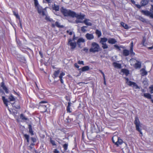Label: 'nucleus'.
Segmentation results:
<instances>
[{"mask_svg":"<svg viewBox=\"0 0 153 153\" xmlns=\"http://www.w3.org/2000/svg\"><path fill=\"white\" fill-rule=\"evenodd\" d=\"M61 12L65 16H70L74 18L75 12L71 10H68L63 7H62L60 9Z\"/></svg>","mask_w":153,"mask_h":153,"instance_id":"nucleus-1","label":"nucleus"},{"mask_svg":"<svg viewBox=\"0 0 153 153\" xmlns=\"http://www.w3.org/2000/svg\"><path fill=\"white\" fill-rule=\"evenodd\" d=\"M101 50L99 44L96 42H92L91 44V48L89 49V51L93 53H95L100 51Z\"/></svg>","mask_w":153,"mask_h":153,"instance_id":"nucleus-2","label":"nucleus"},{"mask_svg":"<svg viewBox=\"0 0 153 153\" xmlns=\"http://www.w3.org/2000/svg\"><path fill=\"white\" fill-rule=\"evenodd\" d=\"M134 123L135 125L136 130L139 131L140 134H142V133L141 131V130L139 128V127L140 126V123L139 118L137 117L136 116L135 117Z\"/></svg>","mask_w":153,"mask_h":153,"instance_id":"nucleus-3","label":"nucleus"},{"mask_svg":"<svg viewBox=\"0 0 153 153\" xmlns=\"http://www.w3.org/2000/svg\"><path fill=\"white\" fill-rule=\"evenodd\" d=\"M76 39V37H75V35L74 34L72 39H70L68 40V45H70L71 47V49H74L76 46V42H72V41H74Z\"/></svg>","mask_w":153,"mask_h":153,"instance_id":"nucleus-4","label":"nucleus"},{"mask_svg":"<svg viewBox=\"0 0 153 153\" xmlns=\"http://www.w3.org/2000/svg\"><path fill=\"white\" fill-rule=\"evenodd\" d=\"M37 10L39 14H41L42 13V16L46 15L44 11L45 10H46V8L43 9L42 7L39 6L37 7Z\"/></svg>","mask_w":153,"mask_h":153,"instance_id":"nucleus-5","label":"nucleus"},{"mask_svg":"<svg viewBox=\"0 0 153 153\" xmlns=\"http://www.w3.org/2000/svg\"><path fill=\"white\" fill-rule=\"evenodd\" d=\"M141 12L145 16H150V17L153 18V14L151 12L148 10H142Z\"/></svg>","mask_w":153,"mask_h":153,"instance_id":"nucleus-6","label":"nucleus"},{"mask_svg":"<svg viewBox=\"0 0 153 153\" xmlns=\"http://www.w3.org/2000/svg\"><path fill=\"white\" fill-rule=\"evenodd\" d=\"M128 85L130 86H131L132 85H133V86L134 87L135 89H140V88L139 87L136 83L135 82H132L131 81H129L128 82Z\"/></svg>","mask_w":153,"mask_h":153,"instance_id":"nucleus-7","label":"nucleus"},{"mask_svg":"<svg viewBox=\"0 0 153 153\" xmlns=\"http://www.w3.org/2000/svg\"><path fill=\"white\" fill-rule=\"evenodd\" d=\"M141 95L149 99H151V102L153 103V99H152V96L150 94L145 93L143 95L142 94H141Z\"/></svg>","mask_w":153,"mask_h":153,"instance_id":"nucleus-8","label":"nucleus"},{"mask_svg":"<svg viewBox=\"0 0 153 153\" xmlns=\"http://www.w3.org/2000/svg\"><path fill=\"white\" fill-rule=\"evenodd\" d=\"M1 87L5 91V93L7 94L9 93V91L5 85L4 83L2 82L1 83Z\"/></svg>","mask_w":153,"mask_h":153,"instance_id":"nucleus-9","label":"nucleus"},{"mask_svg":"<svg viewBox=\"0 0 153 153\" xmlns=\"http://www.w3.org/2000/svg\"><path fill=\"white\" fill-rule=\"evenodd\" d=\"M86 38L88 40H91L94 39V36L92 34L87 33L85 35Z\"/></svg>","mask_w":153,"mask_h":153,"instance_id":"nucleus-10","label":"nucleus"},{"mask_svg":"<svg viewBox=\"0 0 153 153\" xmlns=\"http://www.w3.org/2000/svg\"><path fill=\"white\" fill-rule=\"evenodd\" d=\"M117 42L116 39L114 38H110L108 39V43L109 44H114Z\"/></svg>","mask_w":153,"mask_h":153,"instance_id":"nucleus-11","label":"nucleus"},{"mask_svg":"<svg viewBox=\"0 0 153 153\" xmlns=\"http://www.w3.org/2000/svg\"><path fill=\"white\" fill-rule=\"evenodd\" d=\"M85 15H82L80 14H77L75 12V14H74V17H76L78 19H83L84 18Z\"/></svg>","mask_w":153,"mask_h":153,"instance_id":"nucleus-12","label":"nucleus"},{"mask_svg":"<svg viewBox=\"0 0 153 153\" xmlns=\"http://www.w3.org/2000/svg\"><path fill=\"white\" fill-rule=\"evenodd\" d=\"M123 143V141L120 137H118L117 140L115 143V145L117 147L119 146V145H121Z\"/></svg>","mask_w":153,"mask_h":153,"instance_id":"nucleus-13","label":"nucleus"},{"mask_svg":"<svg viewBox=\"0 0 153 153\" xmlns=\"http://www.w3.org/2000/svg\"><path fill=\"white\" fill-rule=\"evenodd\" d=\"M137 63L135 64L134 67L136 69L140 68L141 67V62L136 60Z\"/></svg>","mask_w":153,"mask_h":153,"instance_id":"nucleus-14","label":"nucleus"},{"mask_svg":"<svg viewBox=\"0 0 153 153\" xmlns=\"http://www.w3.org/2000/svg\"><path fill=\"white\" fill-rule=\"evenodd\" d=\"M2 100L4 104L5 105V106L6 107L8 106V104L7 103L9 102V101L7 99H5V97L4 96H2Z\"/></svg>","mask_w":153,"mask_h":153,"instance_id":"nucleus-15","label":"nucleus"},{"mask_svg":"<svg viewBox=\"0 0 153 153\" xmlns=\"http://www.w3.org/2000/svg\"><path fill=\"white\" fill-rule=\"evenodd\" d=\"M28 128L29 129V132L31 135H33L34 134L33 131L32 130V126L30 124L28 125Z\"/></svg>","mask_w":153,"mask_h":153,"instance_id":"nucleus-16","label":"nucleus"},{"mask_svg":"<svg viewBox=\"0 0 153 153\" xmlns=\"http://www.w3.org/2000/svg\"><path fill=\"white\" fill-rule=\"evenodd\" d=\"M149 2V0H142L141 4L142 6H145L147 5Z\"/></svg>","mask_w":153,"mask_h":153,"instance_id":"nucleus-17","label":"nucleus"},{"mask_svg":"<svg viewBox=\"0 0 153 153\" xmlns=\"http://www.w3.org/2000/svg\"><path fill=\"white\" fill-rule=\"evenodd\" d=\"M113 64V66L115 68H117L119 69H120L121 68V65L119 63L116 62H114Z\"/></svg>","mask_w":153,"mask_h":153,"instance_id":"nucleus-18","label":"nucleus"},{"mask_svg":"<svg viewBox=\"0 0 153 153\" xmlns=\"http://www.w3.org/2000/svg\"><path fill=\"white\" fill-rule=\"evenodd\" d=\"M89 21V19H86L83 21V23L87 25L91 26L92 25V24L91 22H88Z\"/></svg>","mask_w":153,"mask_h":153,"instance_id":"nucleus-19","label":"nucleus"},{"mask_svg":"<svg viewBox=\"0 0 153 153\" xmlns=\"http://www.w3.org/2000/svg\"><path fill=\"white\" fill-rule=\"evenodd\" d=\"M8 99L10 102H14L16 100L15 98L12 94H10V96L8 97Z\"/></svg>","mask_w":153,"mask_h":153,"instance_id":"nucleus-20","label":"nucleus"},{"mask_svg":"<svg viewBox=\"0 0 153 153\" xmlns=\"http://www.w3.org/2000/svg\"><path fill=\"white\" fill-rule=\"evenodd\" d=\"M89 67L88 66H85L82 68L79 69V70H81L82 71H88L89 69Z\"/></svg>","mask_w":153,"mask_h":153,"instance_id":"nucleus-21","label":"nucleus"},{"mask_svg":"<svg viewBox=\"0 0 153 153\" xmlns=\"http://www.w3.org/2000/svg\"><path fill=\"white\" fill-rule=\"evenodd\" d=\"M52 9L53 10H55L56 11H58L59 10V5L54 4V5L52 6Z\"/></svg>","mask_w":153,"mask_h":153,"instance_id":"nucleus-22","label":"nucleus"},{"mask_svg":"<svg viewBox=\"0 0 153 153\" xmlns=\"http://www.w3.org/2000/svg\"><path fill=\"white\" fill-rule=\"evenodd\" d=\"M60 71L58 70L57 71H55L53 74V77L55 79L58 76V75Z\"/></svg>","mask_w":153,"mask_h":153,"instance_id":"nucleus-23","label":"nucleus"},{"mask_svg":"<svg viewBox=\"0 0 153 153\" xmlns=\"http://www.w3.org/2000/svg\"><path fill=\"white\" fill-rule=\"evenodd\" d=\"M123 54L125 56H128L129 54V51L126 49L123 50Z\"/></svg>","mask_w":153,"mask_h":153,"instance_id":"nucleus-24","label":"nucleus"},{"mask_svg":"<svg viewBox=\"0 0 153 153\" xmlns=\"http://www.w3.org/2000/svg\"><path fill=\"white\" fill-rule=\"evenodd\" d=\"M118 137L116 136H113L112 138V140L113 142L114 143L115 145V143L117 140Z\"/></svg>","mask_w":153,"mask_h":153,"instance_id":"nucleus-25","label":"nucleus"},{"mask_svg":"<svg viewBox=\"0 0 153 153\" xmlns=\"http://www.w3.org/2000/svg\"><path fill=\"white\" fill-rule=\"evenodd\" d=\"M85 40L82 38H79L77 40V43L78 45H80L81 42H85Z\"/></svg>","mask_w":153,"mask_h":153,"instance_id":"nucleus-26","label":"nucleus"},{"mask_svg":"<svg viewBox=\"0 0 153 153\" xmlns=\"http://www.w3.org/2000/svg\"><path fill=\"white\" fill-rule=\"evenodd\" d=\"M108 39L106 38H101V40L100 41V43H105L106 42L108 41Z\"/></svg>","mask_w":153,"mask_h":153,"instance_id":"nucleus-27","label":"nucleus"},{"mask_svg":"<svg viewBox=\"0 0 153 153\" xmlns=\"http://www.w3.org/2000/svg\"><path fill=\"white\" fill-rule=\"evenodd\" d=\"M140 71H142V75L143 76L146 75L147 74V72L145 70L144 68H142L140 70Z\"/></svg>","mask_w":153,"mask_h":153,"instance_id":"nucleus-28","label":"nucleus"},{"mask_svg":"<svg viewBox=\"0 0 153 153\" xmlns=\"http://www.w3.org/2000/svg\"><path fill=\"white\" fill-rule=\"evenodd\" d=\"M20 118L22 120H28V119L23 114H21L20 115Z\"/></svg>","mask_w":153,"mask_h":153,"instance_id":"nucleus-29","label":"nucleus"},{"mask_svg":"<svg viewBox=\"0 0 153 153\" xmlns=\"http://www.w3.org/2000/svg\"><path fill=\"white\" fill-rule=\"evenodd\" d=\"M122 71L123 73H124L126 75V76L128 75L129 74V71L126 69H122Z\"/></svg>","mask_w":153,"mask_h":153,"instance_id":"nucleus-30","label":"nucleus"},{"mask_svg":"<svg viewBox=\"0 0 153 153\" xmlns=\"http://www.w3.org/2000/svg\"><path fill=\"white\" fill-rule=\"evenodd\" d=\"M143 83L145 85L147 86L148 85V82L147 79L146 78H144L143 81Z\"/></svg>","mask_w":153,"mask_h":153,"instance_id":"nucleus-31","label":"nucleus"},{"mask_svg":"<svg viewBox=\"0 0 153 153\" xmlns=\"http://www.w3.org/2000/svg\"><path fill=\"white\" fill-rule=\"evenodd\" d=\"M96 33L98 37H100L101 35V32L98 30H97L96 31Z\"/></svg>","mask_w":153,"mask_h":153,"instance_id":"nucleus-32","label":"nucleus"},{"mask_svg":"<svg viewBox=\"0 0 153 153\" xmlns=\"http://www.w3.org/2000/svg\"><path fill=\"white\" fill-rule=\"evenodd\" d=\"M102 47L103 49H107L108 48V46L106 43H102Z\"/></svg>","mask_w":153,"mask_h":153,"instance_id":"nucleus-33","label":"nucleus"},{"mask_svg":"<svg viewBox=\"0 0 153 153\" xmlns=\"http://www.w3.org/2000/svg\"><path fill=\"white\" fill-rule=\"evenodd\" d=\"M45 19L46 20L50 22L53 21L52 19L50 18L48 16L46 15V17L45 18Z\"/></svg>","mask_w":153,"mask_h":153,"instance_id":"nucleus-34","label":"nucleus"},{"mask_svg":"<svg viewBox=\"0 0 153 153\" xmlns=\"http://www.w3.org/2000/svg\"><path fill=\"white\" fill-rule=\"evenodd\" d=\"M13 15L16 16V18L18 19L19 20H20V18L18 14V13H16V12L14 11H13Z\"/></svg>","mask_w":153,"mask_h":153,"instance_id":"nucleus-35","label":"nucleus"},{"mask_svg":"<svg viewBox=\"0 0 153 153\" xmlns=\"http://www.w3.org/2000/svg\"><path fill=\"white\" fill-rule=\"evenodd\" d=\"M16 42L17 44L20 46H21L22 45V43L20 41L19 39H17L16 38Z\"/></svg>","mask_w":153,"mask_h":153,"instance_id":"nucleus-36","label":"nucleus"},{"mask_svg":"<svg viewBox=\"0 0 153 153\" xmlns=\"http://www.w3.org/2000/svg\"><path fill=\"white\" fill-rule=\"evenodd\" d=\"M55 24L56 26L58 27L62 28L63 27V25H60L59 22L57 21L55 22Z\"/></svg>","mask_w":153,"mask_h":153,"instance_id":"nucleus-37","label":"nucleus"},{"mask_svg":"<svg viewBox=\"0 0 153 153\" xmlns=\"http://www.w3.org/2000/svg\"><path fill=\"white\" fill-rule=\"evenodd\" d=\"M68 147V144L65 143L63 145V147L64 148V150L65 151L67 149Z\"/></svg>","mask_w":153,"mask_h":153,"instance_id":"nucleus-38","label":"nucleus"},{"mask_svg":"<svg viewBox=\"0 0 153 153\" xmlns=\"http://www.w3.org/2000/svg\"><path fill=\"white\" fill-rule=\"evenodd\" d=\"M130 53L131 55L134 56L135 55V53L133 52V48H130Z\"/></svg>","mask_w":153,"mask_h":153,"instance_id":"nucleus-39","label":"nucleus"},{"mask_svg":"<svg viewBox=\"0 0 153 153\" xmlns=\"http://www.w3.org/2000/svg\"><path fill=\"white\" fill-rule=\"evenodd\" d=\"M65 121L68 123H70L71 121V120L70 118L69 117H68L66 119Z\"/></svg>","mask_w":153,"mask_h":153,"instance_id":"nucleus-40","label":"nucleus"},{"mask_svg":"<svg viewBox=\"0 0 153 153\" xmlns=\"http://www.w3.org/2000/svg\"><path fill=\"white\" fill-rule=\"evenodd\" d=\"M140 20L143 22H146V19L142 17L140 18Z\"/></svg>","mask_w":153,"mask_h":153,"instance_id":"nucleus-41","label":"nucleus"},{"mask_svg":"<svg viewBox=\"0 0 153 153\" xmlns=\"http://www.w3.org/2000/svg\"><path fill=\"white\" fill-rule=\"evenodd\" d=\"M31 139L33 143H35L36 141V139L35 137H31Z\"/></svg>","mask_w":153,"mask_h":153,"instance_id":"nucleus-42","label":"nucleus"},{"mask_svg":"<svg viewBox=\"0 0 153 153\" xmlns=\"http://www.w3.org/2000/svg\"><path fill=\"white\" fill-rule=\"evenodd\" d=\"M24 136L26 140L29 139L30 136L29 135L27 134H24Z\"/></svg>","mask_w":153,"mask_h":153,"instance_id":"nucleus-43","label":"nucleus"},{"mask_svg":"<svg viewBox=\"0 0 153 153\" xmlns=\"http://www.w3.org/2000/svg\"><path fill=\"white\" fill-rule=\"evenodd\" d=\"M149 89L150 90V92L152 94L153 93V85H152L149 87Z\"/></svg>","mask_w":153,"mask_h":153,"instance_id":"nucleus-44","label":"nucleus"},{"mask_svg":"<svg viewBox=\"0 0 153 153\" xmlns=\"http://www.w3.org/2000/svg\"><path fill=\"white\" fill-rule=\"evenodd\" d=\"M34 4L35 7H37L38 6V1L37 0H34Z\"/></svg>","mask_w":153,"mask_h":153,"instance_id":"nucleus-45","label":"nucleus"},{"mask_svg":"<svg viewBox=\"0 0 153 153\" xmlns=\"http://www.w3.org/2000/svg\"><path fill=\"white\" fill-rule=\"evenodd\" d=\"M65 75V73H64L62 72L60 74V75L59 76V78H62V76Z\"/></svg>","mask_w":153,"mask_h":153,"instance_id":"nucleus-46","label":"nucleus"},{"mask_svg":"<svg viewBox=\"0 0 153 153\" xmlns=\"http://www.w3.org/2000/svg\"><path fill=\"white\" fill-rule=\"evenodd\" d=\"M75 22L77 24L78 23H83V21H82L81 20H79V19H76L75 21Z\"/></svg>","mask_w":153,"mask_h":153,"instance_id":"nucleus-47","label":"nucleus"},{"mask_svg":"<svg viewBox=\"0 0 153 153\" xmlns=\"http://www.w3.org/2000/svg\"><path fill=\"white\" fill-rule=\"evenodd\" d=\"M50 142L53 146L56 145L55 143V141L54 140H52L51 139L50 140Z\"/></svg>","mask_w":153,"mask_h":153,"instance_id":"nucleus-48","label":"nucleus"},{"mask_svg":"<svg viewBox=\"0 0 153 153\" xmlns=\"http://www.w3.org/2000/svg\"><path fill=\"white\" fill-rule=\"evenodd\" d=\"M67 111L68 112L71 113V111H70V107L68 106L67 108Z\"/></svg>","mask_w":153,"mask_h":153,"instance_id":"nucleus-49","label":"nucleus"},{"mask_svg":"<svg viewBox=\"0 0 153 153\" xmlns=\"http://www.w3.org/2000/svg\"><path fill=\"white\" fill-rule=\"evenodd\" d=\"M81 30L83 32H85L86 31V30L83 27V26L81 27Z\"/></svg>","mask_w":153,"mask_h":153,"instance_id":"nucleus-50","label":"nucleus"},{"mask_svg":"<svg viewBox=\"0 0 153 153\" xmlns=\"http://www.w3.org/2000/svg\"><path fill=\"white\" fill-rule=\"evenodd\" d=\"M123 27L126 29H128L129 28L128 25L126 24H125L124 26H123Z\"/></svg>","mask_w":153,"mask_h":153,"instance_id":"nucleus-51","label":"nucleus"},{"mask_svg":"<svg viewBox=\"0 0 153 153\" xmlns=\"http://www.w3.org/2000/svg\"><path fill=\"white\" fill-rule=\"evenodd\" d=\"M78 63L80 65H84V62L83 61H80L79 60L78 61Z\"/></svg>","mask_w":153,"mask_h":153,"instance_id":"nucleus-52","label":"nucleus"},{"mask_svg":"<svg viewBox=\"0 0 153 153\" xmlns=\"http://www.w3.org/2000/svg\"><path fill=\"white\" fill-rule=\"evenodd\" d=\"M114 48H116L117 49H119V48H122L121 46L119 47L117 45H114Z\"/></svg>","mask_w":153,"mask_h":153,"instance_id":"nucleus-53","label":"nucleus"},{"mask_svg":"<svg viewBox=\"0 0 153 153\" xmlns=\"http://www.w3.org/2000/svg\"><path fill=\"white\" fill-rule=\"evenodd\" d=\"M47 103V102L46 101H41L40 102H39V104H41L42 103Z\"/></svg>","mask_w":153,"mask_h":153,"instance_id":"nucleus-54","label":"nucleus"},{"mask_svg":"<svg viewBox=\"0 0 153 153\" xmlns=\"http://www.w3.org/2000/svg\"><path fill=\"white\" fill-rule=\"evenodd\" d=\"M135 5L137 8H139V9H140L141 8V6L139 4H135Z\"/></svg>","mask_w":153,"mask_h":153,"instance_id":"nucleus-55","label":"nucleus"},{"mask_svg":"<svg viewBox=\"0 0 153 153\" xmlns=\"http://www.w3.org/2000/svg\"><path fill=\"white\" fill-rule=\"evenodd\" d=\"M151 8L150 9V11L153 13V5H151Z\"/></svg>","mask_w":153,"mask_h":153,"instance_id":"nucleus-56","label":"nucleus"},{"mask_svg":"<svg viewBox=\"0 0 153 153\" xmlns=\"http://www.w3.org/2000/svg\"><path fill=\"white\" fill-rule=\"evenodd\" d=\"M19 24H20V25L21 28L22 29V23H21V19H20V20H19Z\"/></svg>","mask_w":153,"mask_h":153,"instance_id":"nucleus-57","label":"nucleus"},{"mask_svg":"<svg viewBox=\"0 0 153 153\" xmlns=\"http://www.w3.org/2000/svg\"><path fill=\"white\" fill-rule=\"evenodd\" d=\"M0 93H2V94H4V95H5V93L4 91L2 90L1 89H0Z\"/></svg>","mask_w":153,"mask_h":153,"instance_id":"nucleus-58","label":"nucleus"},{"mask_svg":"<svg viewBox=\"0 0 153 153\" xmlns=\"http://www.w3.org/2000/svg\"><path fill=\"white\" fill-rule=\"evenodd\" d=\"M54 153H59V151H58L56 149H55L54 150Z\"/></svg>","mask_w":153,"mask_h":153,"instance_id":"nucleus-59","label":"nucleus"},{"mask_svg":"<svg viewBox=\"0 0 153 153\" xmlns=\"http://www.w3.org/2000/svg\"><path fill=\"white\" fill-rule=\"evenodd\" d=\"M83 50L84 51H85L86 52H88V48H84L83 49Z\"/></svg>","mask_w":153,"mask_h":153,"instance_id":"nucleus-60","label":"nucleus"},{"mask_svg":"<svg viewBox=\"0 0 153 153\" xmlns=\"http://www.w3.org/2000/svg\"><path fill=\"white\" fill-rule=\"evenodd\" d=\"M74 66L77 68H79V66L76 63L74 64Z\"/></svg>","mask_w":153,"mask_h":153,"instance_id":"nucleus-61","label":"nucleus"},{"mask_svg":"<svg viewBox=\"0 0 153 153\" xmlns=\"http://www.w3.org/2000/svg\"><path fill=\"white\" fill-rule=\"evenodd\" d=\"M126 83L128 85V83L129 81V79L128 78H126Z\"/></svg>","mask_w":153,"mask_h":153,"instance_id":"nucleus-62","label":"nucleus"},{"mask_svg":"<svg viewBox=\"0 0 153 153\" xmlns=\"http://www.w3.org/2000/svg\"><path fill=\"white\" fill-rule=\"evenodd\" d=\"M131 47L130 48H133V44L132 42H131Z\"/></svg>","mask_w":153,"mask_h":153,"instance_id":"nucleus-63","label":"nucleus"},{"mask_svg":"<svg viewBox=\"0 0 153 153\" xmlns=\"http://www.w3.org/2000/svg\"><path fill=\"white\" fill-rule=\"evenodd\" d=\"M131 1L133 4H135V1L133 0H131Z\"/></svg>","mask_w":153,"mask_h":153,"instance_id":"nucleus-64","label":"nucleus"}]
</instances>
